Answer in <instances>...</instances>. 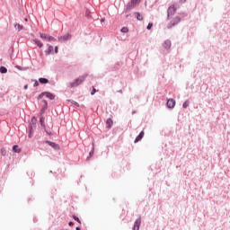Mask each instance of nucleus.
Here are the masks:
<instances>
[{
	"label": "nucleus",
	"instance_id": "1",
	"mask_svg": "<svg viewBox=\"0 0 230 230\" xmlns=\"http://www.w3.org/2000/svg\"><path fill=\"white\" fill-rule=\"evenodd\" d=\"M87 78V75H84L74 80V82L70 83V87H78V85H81V84H84L85 82V79Z\"/></svg>",
	"mask_w": 230,
	"mask_h": 230
},
{
	"label": "nucleus",
	"instance_id": "2",
	"mask_svg": "<svg viewBox=\"0 0 230 230\" xmlns=\"http://www.w3.org/2000/svg\"><path fill=\"white\" fill-rule=\"evenodd\" d=\"M40 39H43V40H47L48 42H55L57 39L55 37L50 36L49 34L40 32Z\"/></svg>",
	"mask_w": 230,
	"mask_h": 230
},
{
	"label": "nucleus",
	"instance_id": "3",
	"mask_svg": "<svg viewBox=\"0 0 230 230\" xmlns=\"http://www.w3.org/2000/svg\"><path fill=\"white\" fill-rule=\"evenodd\" d=\"M177 12V7L175 4H172L167 10V19L170 21L172 19V15H173Z\"/></svg>",
	"mask_w": 230,
	"mask_h": 230
},
{
	"label": "nucleus",
	"instance_id": "4",
	"mask_svg": "<svg viewBox=\"0 0 230 230\" xmlns=\"http://www.w3.org/2000/svg\"><path fill=\"white\" fill-rule=\"evenodd\" d=\"M179 22H181V18H179V16H176L171 21L168 28H172V26H175V24H179Z\"/></svg>",
	"mask_w": 230,
	"mask_h": 230
},
{
	"label": "nucleus",
	"instance_id": "5",
	"mask_svg": "<svg viewBox=\"0 0 230 230\" xmlns=\"http://www.w3.org/2000/svg\"><path fill=\"white\" fill-rule=\"evenodd\" d=\"M71 39V34H66L65 36L58 37L59 42H66V40H69Z\"/></svg>",
	"mask_w": 230,
	"mask_h": 230
},
{
	"label": "nucleus",
	"instance_id": "6",
	"mask_svg": "<svg viewBox=\"0 0 230 230\" xmlns=\"http://www.w3.org/2000/svg\"><path fill=\"white\" fill-rule=\"evenodd\" d=\"M167 107H168V109H173L175 107V100L169 99L167 101Z\"/></svg>",
	"mask_w": 230,
	"mask_h": 230
},
{
	"label": "nucleus",
	"instance_id": "7",
	"mask_svg": "<svg viewBox=\"0 0 230 230\" xmlns=\"http://www.w3.org/2000/svg\"><path fill=\"white\" fill-rule=\"evenodd\" d=\"M47 143H48V145H49V146H52V148H55V150L60 149V146H58L55 142L47 141Z\"/></svg>",
	"mask_w": 230,
	"mask_h": 230
},
{
	"label": "nucleus",
	"instance_id": "8",
	"mask_svg": "<svg viewBox=\"0 0 230 230\" xmlns=\"http://www.w3.org/2000/svg\"><path fill=\"white\" fill-rule=\"evenodd\" d=\"M139 226H141V218L135 221L133 230H139Z\"/></svg>",
	"mask_w": 230,
	"mask_h": 230
},
{
	"label": "nucleus",
	"instance_id": "9",
	"mask_svg": "<svg viewBox=\"0 0 230 230\" xmlns=\"http://www.w3.org/2000/svg\"><path fill=\"white\" fill-rule=\"evenodd\" d=\"M145 137V131H141L140 134L136 137L135 143H139L141 141L142 137Z\"/></svg>",
	"mask_w": 230,
	"mask_h": 230
},
{
	"label": "nucleus",
	"instance_id": "10",
	"mask_svg": "<svg viewBox=\"0 0 230 230\" xmlns=\"http://www.w3.org/2000/svg\"><path fill=\"white\" fill-rule=\"evenodd\" d=\"M43 94L46 98H49V100H55V95L51 93L44 92Z\"/></svg>",
	"mask_w": 230,
	"mask_h": 230
},
{
	"label": "nucleus",
	"instance_id": "11",
	"mask_svg": "<svg viewBox=\"0 0 230 230\" xmlns=\"http://www.w3.org/2000/svg\"><path fill=\"white\" fill-rule=\"evenodd\" d=\"M33 42L34 44H36V46H38V48H42L44 46L42 41H40L39 39H34Z\"/></svg>",
	"mask_w": 230,
	"mask_h": 230
},
{
	"label": "nucleus",
	"instance_id": "12",
	"mask_svg": "<svg viewBox=\"0 0 230 230\" xmlns=\"http://www.w3.org/2000/svg\"><path fill=\"white\" fill-rule=\"evenodd\" d=\"M106 125L108 128H112V125H114V121L112 119H108L106 121Z\"/></svg>",
	"mask_w": 230,
	"mask_h": 230
},
{
	"label": "nucleus",
	"instance_id": "13",
	"mask_svg": "<svg viewBox=\"0 0 230 230\" xmlns=\"http://www.w3.org/2000/svg\"><path fill=\"white\" fill-rule=\"evenodd\" d=\"M13 151L15 152V154H21V152H22V150L18 145H15L13 146Z\"/></svg>",
	"mask_w": 230,
	"mask_h": 230
},
{
	"label": "nucleus",
	"instance_id": "14",
	"mask_svg": "<svg viewBox=\"0 0 230 230\" xmlns=\"http://www.w3.org/2000/svg\"><path fill=\"white\" fill-rule=\"evenodd\" d=\"M171 47H172V41H170V40L164 41V48H165V49H169V48H171Z\"/></svg>",
	"mask_w": 230,
	"mask_h": 230
},
{
	"label": "nucleus",
	"instance_id": "15",
	"mask_svg": "<svg viewBox=\"0 0 230 230\" xmlns=\"http://www.w3.org/2000/svg\"><path fill=\"white\" fill-rule=\"evenodd\" d=\"M46 55L53 53V46L49 45V48L45 50Z\"/></svg>",
	"mask_w": 230,
	"mask_h": 230
},
{
	"label": "nucleus",
	"instance_id": "16",
	"mask_svg": "<svg viewBox=\"0 0 230 230\" xmlns=\"http://www.w3.org/2000/svg\"><path fill=\"white\" fill-rule=\"evenodd\" d=\"M39 82L40 84H49V80L42 77L39 79Z\"/></svg>",
	"mask_w": 230,
	"mask_h": 230
},
{
	"label": "nucleus",
	"instance_id": "17",
	"mask_svg": "<svg viewBox=\"0 0 230 230\" xmlns=\"http://www.w3.org/2000/svg\"><path fill=\"white\" fill-rule=\"evenodd\" d=\"M42 103H43V107L41 109V112H44V111H46V109H48V102L42 101Z\"/></svg>",
	"mask_w": 230,
	"mask_h": 230
},
{
	"label": "nucleus",
	"instance_id": "18",
	"mask_svg": "<svg viewBox=\"0 0 230 230\" xmlns=\"http://www.w3.org/2000/svg\"><path fill=\"white\" fill-rule=\"evenodd\" d=\"M0 73H3V74L8 73V69L5 66H1L0 67Z\"/></svg>",
	"mask_w": 230,
	"mask_h": 230
},
{
	"label": "nucleus",
	"instance_id": "19",
	"mask_svg": "<svg viewBox=\"0 0 230 230\" xmlns=\"http://www.w3.org/2000/svg\"><path fill=\"white\" fill-rule=\"evenodd\" d=\"M135 15H136L137 21H143V17L141 16V14L139 13H136Z\"/></svg>",
	"mask_w": 230,
	"mask_h": 230
},
{
	"label": "nucleus",
	"instance_id": "20",
	"mask_svg": "<svg viewBox=\"0 0 230 230\" xmlns=\"http://www.w3.org/2000/svg\"><path fill=\"white\" fill-rule=\"evenodd\" d=\"M14 28H15L16 30H18V31H21V30H22V25H21V24H19V23H16L15 26H14Z\"/></svg>",
	"mask_w": 230,
	"mask_h": 230
},
{
	"label": "nucleus",
	"instance_id": "21",
	"mask_svg": "<svg viewBox=\"0 0 230 230\" xmlns=\"http://www.w3.org/2000/svg\"><path fill=\"white\" fill-rule=\"evenodd\" d=\"M120 31H121L122 33H128V28L123 27V28L120 30Z\"/></svg>",
	"mask_w": 230,
	"mask_h": 230
},
{
	"label": "nucleus",
	"instance_id": "22",
	"mask_svg": "<svg viewBox=\"0 0 230 230\" xmlns=\"http://www.w3.org/2000/svg\"><path fill=\"white\" fill-rule=\"evenodd\" d=\"M190 105V102H188V101H186L184 103H183V105H182V107H183V109H187V107Z\"/></svg>",
	"mask_w": 230,
	"mask_h": 230
},
{
	"label": "nucleus",
	"instance_id": "23",
	"mask_svg": "<svg viewBox=\"0 0 230 230\" xmlns=\"http://www.w3.org/2000/svg\"><path fill=\"white\" fill-rule=\"evenodd\" d=\"M1 154H2V155H6V149L5 148H2L1 149Z\"/></svg>",
	"mask_w": 230,
	"mask_h": 230
},
{
	"label": "nucleus",
	"instance_id": "24",
	"mask_svg": "<svg viewBox=\"0 0 230 230\" xmlns=\"http://www.w3.org/2000/svg\"><path fill=\"white\" fill-rule=\"evenodd\" d=\"M74 220H75L79 224H82V221H80V218H78L76 216H74Z\"/></svg>",
	"mask_w": 230,
	"mask_h": 230
},
{
	"label": "nucleus",
	"instance_id": "25",
	"mask_svg": "<svg viewBox=\"0 0 230 230\" xmlns=\"http://www.w3.org/2000/svg\"><path fill=\"white\" fill-rule=\"evenodd\" d=\"M153 26H154V23H148L146 30H152Z\"/></svg>",
	"mask_w": 230,
	"mask_h": 230
},
{
	"label": "nucleus",
	"instance_id": "26",
	"mask_svg": "<svg viewBox=\"0 0 230 230\" xmlns=\"http://www.w3.org/2000/svg\"><path fill=\"white\" fill-rule=\"evenodd\" d=\"M45 96L44 95V93H40L39 96H38V100H42V97Z\"/></svg>",
	"mask_w": 230,
	"mask_h": 230
},
{
	"label": "nucleus",
	"instance_id": "27",
	"mask_svg": "<svg viewBox=\"0 0 230 230\" xmlns=\"http://www.w3.org/2000/svg\"><path fill=\"white\" fill-rule=\"evenodd\" d=\"M140 0H132L133 4H137V3H139Z\"/></svg>",
	"mask_w": 230,
	"mask_h": 230
},
{
	"label": "nucleus",
	"instance_id": "28",
	"mask_svg": "<svg viewBox=\"0 0 230 230\" xmlns=\"http://www.w3.org/2000/svg\"><path fill=\"white\" fill-rule=\"evenodd\" d=\"M95 93H96V89L93 88V91L91 92V94L93 95V94H95Z\"/></svg>",
	"mask_w": 230,
	"mask_h": 230
},
{
	"label": "nucleus",
	"instance_id": "29",
	"mask_svg": "<svg viewBox=\"0 0 230 230\" xmlns=\"http://www.w3.org/2000/svg\"><path fill=\"white\" fill-rule=\"evenodd\" d=\"M34 87H39V81H35Z\"/></svg>",
	"mask_w": 230,
	"mask_h": 230
},
{
	"label": "nucleus",
	"instance_id": "30",
	"mask_svg": "<svg viewBox=\"0 0 230 230\" xmlns=\"http://www.w3.org/2000/svg\"><path fill=\"white\" fill-rule=\"evenodd\" d=\"M55 53H58V47H55Z\"/></svg>",
	"mask_w": 230,
	"mask_h": 230
},
{
	"label": "nucleus",
	"instance_id": "31",
	"mask_svg": "<svg viewBox=\"0 0 230 230\" xmlns=\"http://www.w3.org/2000/svg\"><path fill=\"white\" fill-rule=\"evenodd\" d=\"M25 90L28 89V84H25L23 87Z\"/></svg>",
	"mask_w": 230,
	"mask_h": 230
},
{
	"label": "nucleus",
	"instance_id": "32",
	"mask_svg": "<svg viewBox=\"0 0 230 230\" xmlns=\"http://www.w3.org/2000/svg\"><path fill=\"white\" fill-rule=\"evenodd\" d=\"M68 226H73V222H69V223H68Z\"/></svg>",
	"mask_w": 230,
	"mask_h": 230
},
{
	"label": "nucleus",
	"instance_id": "33",
	"mask_svg": "<svg viewBox=\"0 0 230 230\" xmlns=\"http://www.w3.org/2000/svg\"><path fill=\"white\" fill-rule=\"evenodd\" d=\"M186 0H180L181 3H184Z\"/></svg>",
	"mask_w": 230,
	"mask_h": 230
},
{
	"label": "nucleus",
	"instance_id": "34",
	"mask_svg": "<svg viewBox=\"0 0 230 230\" xmlns=\"http://www.w3.org/2000/svg\"><path fill=\"white\" fill-rule=\"evenodd\" d=\"M75 229H76V230H80V227L77 226Z\"/></svg>",
	"mask_w": 230,
	"mask_h": 230
},
{
	"label": "nucleus",
	"instance_id": "35",
	"mask_svg": "<svg viewBox=\"0 0 230 230\" xmlns=\"http://www.w3.org/2000/svg\"><path fill=\"white\" fill-rule=\"evenodd\" d=\"M75 105H77V106H78V102H75Z\"/></svg>",
	"mask_w": 230,
	"mask_h": 230
},
{
	"label": "nucleus",
	"instance_id": "36",
	"mask_svg": "<svg viewBox=\"0 0 230 230\" xmlns=\"http://www.w3.org/2000/svg\"><path fill=\"white\" fill-rule=\"evenodd\" d=\"M90 155H93V153H90Z\"/></svg>",
	"mask_w": 230,
	"mask_h": 230
}]
</instances>
